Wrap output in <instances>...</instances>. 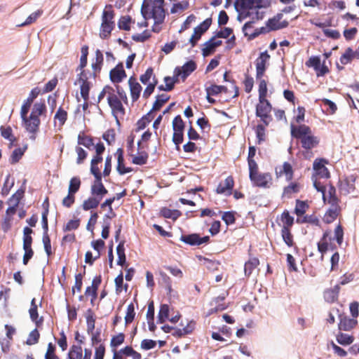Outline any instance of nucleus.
Segmentation results:
<instances>
[{"instance_id": "ea45409f", "label": "nucleus", "mask_w": 359, "mask_h": 359, "mask_svg": "<svg viewBox=\"0 0 359 359\" xmlns=\"http://www.w3.org/2000/svg\"><path fill=\"white\" fill-rule=\"evenodd\" d=\"M151 0H144L141 6V15L142 18L147 20H149L148 15H150V12L152 6Z\"/></svg>"}, {"instance_id": "f257e3e1", "label": "nucleus", "mask_w": 359, "mask_h": 359, "mask_svg": "<svg viewBox=\"0 0 359 359\" xmlns=\"http://www.w3.org/2000/svg\"><path fill=\"white\" fill-rule=\"evenodd\" d=\"M262 101H259V103L256 105L255 115L260 118L264 126H268L273 120L270 114L273 108L270 102L266 98H264Z\"/></svg>"}, {"instance_id": "5701e85b", "label": "nucleus", "mask_w": 359, "mask_h": 359, "mask_svg": "<svg viewBox=\"0 0 359 359\" xmlns=\"http://www.w3.org/2000/svg\"><path fill=\"white\" fill-rule=\"evenodd\" d=\"M124 244L125 241H121L116 247V254L118 256L117 265L121 266H123L126 264Z\"/></svg>"}, {"instance_id": "412c9836", "label": "nucleus", "mask_w": 359, "mask_h": 359, "mask_svg": "<svg viewBox=\"0 0 359 359\" xmlns=\"http://www.w3.org/2000/svg\"><path fill=\"white\" fill-rule=\"evenodd\" d=\"M160 215L164 218L171 219L175 221L182 215V212L178 210H171L163 207L160 210Z\"/></svg>"}, {"instance_id": "4468645a", "label": "nucleus", "mask_w": 359, "mask_h": 359, "mask_svg": "<svg viewBox=\"0 0 359 359\" xmlns=\"http://www.w3.org/2000/svg\"><path fill=\"white\" fill-rule=\"evenodd\" d=\"M104 57L102 51L99 49H97L95 51V62L92 63V69H93L94 72L90 73L88 71L89 75L92 76L93 78H96L97 73H99L101 71L102 66L103 64Z\"/></svg>"}, {"instance_id": "f704fd0d", "label": "nucleus", "mask_w": 359, "mask_h": 359, "mask_svg": "<svg viewBox=\"0 0 359 359\" xmlns=\"http://www.w3.org/2000/svg\"><path fill=\"white\" fill-rule=\"evenodd\" d=\"M281 236L283 238L284 243L288 247H292L294 245V243L293 241V236H292L290 229L282 228Z\"/></svg>"}, {"instance_id": "1a4fd4ad", "label": "nucleus", "mask_w": 359, "mask_h": 359, "mask_svg": "<svg viewBox=\"0 0 359 359\" xmlns=\"http://www.w3.org/2000/svg\"><path fill=\"white\" fill-rule=\"evenodd\" d=\"M40 93L41 90L38 87H35L32 89L28 97L24 101L22 105L20 114L24 115L28 114L33 101L38 97Z\"/></svg>"}, {"instance_id": "a18cd8bd", "label": "nucleus", "mask_w": 359, "mask_h": 359, "mask_svg": "<svg viewBox=\"0 0 359 359\" xmlns=\"http://www.w3.org/2000/svg\"><path fill=\"white\" fill-rule=\"evenodd\" d=\"M30 319L34 322L36 327H39L43 321V317L39 319L38 308H30L29 310Z\"/></svg>"}, {"instance_id": "aec40b11", "label": "nucleus", "mask_w": 359, "mask_h": 359, "mask_svg": "<svg viewBox=\"0 0 359 359\" xmlns=\"http://www.w3.org/2000/svg\"><path fill=\"white\" fill-rule=\"evenodd\" d=\"M212 20L208 18L194 28V32L195 35H198V39H201V36L206 32L212 25Z\"/></svg>"}, {"instance_id": "0eeeda50", "label": "nucleus", "mask_w": 359, "mask_h": 359, "mask_svg": "<svg viewBox=\"0 0 359 359\" xmlns=\"http://www.w3.org/2000/svg\"><path fill=\"white\" fill-rule=\"evenodd\" d=\"M234 186V180L232 176H228L224 182H221L217 189L216 192L218 194H225L230 196Z\"/></svg>"}, {"instance_id": "58836bf2", "label": "nucleus", "mask_w": 359, "mask_h": 359, "mask_svg": "<svg viewBox=\"0 0 359 359\" xmlns=\"http://www.w3.org/2000/svg\"><path fill=\"white\" fill-rule=\"evenodd\" d=\"M309 208V205L306 201H303L301 200H296V205L294 208V214L298 217L302 216L306 211V209Z\"/></svg>"}, {"instance_id": "bf43d9fd", "label": "nucleus", "mask_w": 359, "mask_h": 359, "mask_svg": "<svg viewBox=\"0 0 359 359\" xmlns=\"http://www.w3.org/2000/svg\"><path fill=\"white\" fill-rule=\"evenodd\" d=\"M259 101L262 102L267 95V84L264 79H261L259 83Z\"/></svg>"}, {"instance_id": "37998d69", "label": "nucleus", "mask_w": 359, "mask_h": 359, "mask_svg": "<svg viewBox=\"0 0 359 359\" xmlns=\"http://www.w3.org/2000/svg\"><path fill=\"white\" fill-rule=\"evenodd\" d=\"M142 86L138 82H135V84H131L130 86V95L133 102L137 100L140 96L142 91Z\"/></svg>"}, {"instance_id": "423d86ee", "label": "nucleus", "mask_w": 359, "mask_h": 359, "mask_svg": "<svg viewBox=\"0 0 359 359\" xmlns=\"http://www.w3.org/2000/svg\"><path fill=\"white\" fill-rule=\"evenodd\" d=\"M149 19L153 18L154 20V25H161L164 22L165 14L163 6H157L156 3L152 4L150 15H148Z\"/></svg>"}, {"instance_id": "9b49d317", "label": "nucleus", "mask_w": 359, "mask_h": 359, "mask_svg": "<svg viewBox=\"0 0 359 359\" xmlns=\"http://www.w3.org/2000/svg\"><path fill=\"white\" fill-rule=\"evenodd\" d=\"M253 185L258 187H269V182L271 180V176L269 173H258L254 175L253 178H250Z\"/></svg>"}, {"instance_id": "393cba45", "label": "nucleus", "mask_w": 359, "mask_h": 359, "mask_svg": "<svg viewBox=\"0 0 359 359\" xmlns=\"http://www.w3.org/2000/svg\"><path fill=\"white\" fill-rule=\"evenodd\" d=\"M270 59V55L267 50L260 53L259 57L255 60L256 69L266 70V62Z\"/></svg>"}, {"instance_id": "ddd939ff", "label": "nucleus", "mask_w": 359, "mask_h": 359, "mask_svg": "<svg viewBox=\"0 0 359 359\" xmlns=\"http://www.w3.org/2000/svg\"><path fill=\"white\" fill-rule=\"evenodd\" d=\"M302 144V147L305 150H311L316 147L320 143V139L318 137L313 135H311L306 137H302L299 139Z\"/></svg>"}, {"instance_id": "dca6fc26", "label": "nucleus", "mask_w": 359, "mask_h": 359, "mask_svg": "<svg viewBox=\"0 0 359 359\" xmlns=\"http://www.w3.org/2000/svg\"><path fill=\"white\" fill-rule=\"evenodd\" d=\"M197 68V65L195 61L190 60L186 62L181 69L182 79L184 81L192 72Z\"/></svg>"}, {"instance_id": "a878e982", "label": "nucleus", "mask_w": 359, "mask_h": 359, "mask_svg": "<svg viewBox=\"0 0 359 359\" xmlns=\"http://www.w3.org/2000/svg\"><path fill=\"white\" fill-rule=\"evenodd\" d=\"M27 147L25 146L23 148H17L15 149L11 155L9 162L11 164L13 165L19 162L22 156L24 155Z\"/></svg>"}, {"instance_id": "c03bdc74", "label": "nucleus", "mask_w": 359, "mask_h": 359, "mask_svg": "<svg viewBox=\"0 0 359 359\" xmlns=\"http://www.w3.org/2000/svg\"><path fill=\"white\" fill-rule=\"evenodd\" d=\"M42 13H43L42 10H38V11L32 13L27 17V18L26 19V20L24 22L21 23L18 26L19 27H25V26L32 24L42 15Z\"/></svg>"}, {"instance_id": "4be33fe9", "label": "nucleus", "mask_w": 359, "mask_h": 359, "mask_svg": "<svg viewBox=\"0 0 359 359\" xmlns=\"http://www.w3.org/2000/svg\"><path fill=\"white\" fill-rule=\"evenodd\" d=\"M114 27V22H106L105 21H104V22H102L100 26V37L102 39L109 38Z\"/></svg>"}, {"instance_id": "bb28decb", "label": "nucleus", "mask_w": 359, "mask_h": 359, "mask_svg": "<svg viewBox=\"0 0 359 359\" xmlns=\"http://www.w3.org/2000/svg\"><path fill=\"white\" fill-rule=\"evenodd\" d=\"M259 264V260L256 258H252L245 262L244 266V272L246 277H249L253 270Z\"/></svg>"}, {"instance_id": "b1692460", "label": "nucleus", "mask_w": 359, "mask_h": 359, "mask_svg": "<svg viewBox=\"0 0 359 359\" xmlns=\"http://www.w3.org/2000/svg\"><path fill=\"white\" fill-rule=\"evenodd\" d=\"M90 193L92 195L95 196L96 198L101 200L102 197L108 193L107 189L104 187L102 183L92 184L90 188Z\"/></svg>"}, {"instance_id": "2eb2a0df", "label": "nucleus", "mask_w": 359, "mask_h": 359, "mask_svg": "<svg viewBox=\"0 0 359 359\" xmlns=\"http://www.w3.org/2000/svg\"><path fill=\"white\" fill-rule=\"evenodd\" d=\"M46 112V106L44 100H41L40 102H36L32 107V112L30 114V118H39Z\"/></svg>"}, {"instance_id": "cd10ccee", "label": "nucleus", "mask_w": 359, "mask_h": 359, "mask_svg": "<svg viewBox=\"0 0 359 359\" xmlns=\"http://www.w3.org/2000/svg\"><path fill=\"white\" fill-rule=\"evenodd\" d=\"M336 340L339 344L346 346L353 342L354 337L352 335L339 332L336 336Z\"/></svg>"}, {"instance_id": "7c9ffc66", "label": "nucleus", "mask_w": 359, "mask_h": 359, "mask_svg": "<svg viewBox=\"0 0 359 359\" xmlns=\"http://www.w3.org/2000/svg\"><path fill=\"white\" fill-rule=\"evenodd\" d=\"M156 101L153 104L152 110L158 111L169 100L170 97L165 94L158 95L156 97Z\"/></svg>"}, {"instance_id": "473e14b6", "label": "nucleus", "mask_w": 359, "mask_h": 359, "mask_svg": "<svg viewBox=\"0 0 359 359\" xmlns=\"http://www.w3.org/2000/svg\"><path fill=\"white\" fill-rule=\"evenodd\" d=\"M78 144L83 145L88 149L94 146L93 139L91 137L85 135L83 133H79L78 135Z\"/></svg>"}, {"instance_id": "2f4dec72", "label": "nucleus", "mask_w": 359, "mask_h": 359, "mask_svg": "<svg viewBox=\"0 0 359 359\" xmlns=\"http://www.w3.org/2000/svg\"><path fill=\"white\" fill-rule=\"evenodd\" d=\"M114 17V12L112 9V6L110 4H107L105 6L104 10L102 12V22H114L113 21Z\"/></svg>"}, {"instance_id": "3c124183", "label": "nucleus", "mask_w": 359, "mask_h": 359, "mask_svg": "<svg viewBox=\"0 0 359 359\" xmlns=\"http://www.w3.org/2000/svg\"><path fill=\"white\" fill-rule=\"evenodd\" d=\"M135 316V306L133 303H130L127 308L126 315L125 316V323L128 325L131 323Z\"/></svg>"}, {"instance_id": "774afa93", "label": "nucleus", "mask_w": 359, "mask_h": 359, "mask_svg": "<svg viewBox=\"0 0 359 359\" xmlns=\"http://www.w3.org/2000/svg\"><path fill=\"white\" fill-rule=\"evenodd\" d=\"M323 105L327 107L326 109L330 114H334L336 112L337 107L334 102L329 99L325 98L323 100Z\"/></svg>"}, {"instance_id": "a211bd4d", "label": "nucleus", "mask_w": 359, "mask_h": 359, "mask_svg": "<svg viewBox=\"0 0 359 359\" xmlns=\"http://www.w3.org/2000/svg\"><path fill=\"white\" fill-rule=\"evenodd\" d=\"M340 287L339 285H336L334 287L327 289L324 292V299L327 302L332 303L335 302L339 295Z\"/></svg>"}, {"instance_id": "5fc2aeb1", "label": "nucleus", "mask_w": 359, "mask_h": 359, "mask_svg": "<svg viewBox=\"0 0 359 359\" xmlns=\"http://www.w3.org/2000/svg\"><path fill=\"white\" fill-rule=\"evenodd\" d=\"M185 128L184 122L183 121L180 115L176 116L172 121L173 131H184Z\"/></svg>"}, {"instance_id": "7ed1b4c3", "label": "nucleus", "mask_w": 359, "mask_h": 359, "mask_svg": "<svg viewBox=\"0 0 359 359\" xmlns=\"http://www.w3.org/2000/svg\"><path fill=\"white\" fill-rule=\"evenodd\" d=\"M20 117L22 121V126L25 127V130L32 134L30 138L32 140H35V134L38 132L39 128L41 123V121L39 118H30V116H27V114H20Z\"/></svg>"}, {"instance_id": "a19ab883", "label": "nucleus", "mask_w": 359, "mask_h": 359, "mask_svg": "<svg viewBox=\"0 0 359 359\" xmlns=\"http://www.w3.org/2000/svg\"><path fill=\"white\" fill-rule=\"evenodd\" d=\"M281 219L283 222L282 228L290 229L294 224V217L291 216L287 210H284L281 215Z\"/></svg>"}, {"instance_id": "c756f323", "label": "nucleus", "mask_w": 359, "mask_h": 359, "mask_svg": "<svg viewBox=\"0 0 359 359\" xmlns=\"http://www.w3.org/2000/svg\"><path fill=\"white\" fill-rule=\"evenodd\" d=\"M205 91L208 95H217L222 92L225 93H227L228 88L224 86L212 84L210 86L205 88Z\"/></svg>"}, {"instance_id": "f8f14e48", "label": "nucleus", "mask_w": 359, "mask_h": 359, "mask_svg": "<svg viewBox=\"0 0 359 359\" xmlns=\"http://www.w3.org/2000/svg\"><path fill=\"white\" fill-rule=\"evenodd\" d=\"M339 323L338 328L339 330L350 331L355 327L358 323L357 320L348 318L344 314L339 315Z\"/></svg>"}, {"instance_id": "e2e57ef3", "label": "nucleus", "mask_w": 359, "mask_h": 359, "mask_svg": "<svg viewBox=\"0 0 359 359\" xmlns=\"http://www.w3.org/2000/svg\"><path fill=\"white\" fill-rule=\"evenodd\" d=\"M80 225V219H71L69 220L64 226V231H70L72 230H76L79 227Z\"/></svg>"}, {"instance_id": "4c0bfd02", "label": "nucleus", "mask_w": 359, "mask_h": 359, "mask_svg": "<svg viewBox=\"0 0 359 359\" xmlns=\"http://www.w3.org/2000/svg\"><path fill=\"white\" fill-rule=\"evenodd\" d=\"M354 57H355V55L353 49L348 47L340 57V62L342 65H347L351 62Z\"/></svg>"}, {"instance_id": "f3484780", "label": "nucleus", "mask_w": 359, "mask_h": 359, "mask_svg": "<svg viewBox=\"0 0 359 359\" xmlns=\"http://www.w3.org/2000/svg\"><path fill=\"white\" fill-rule=\"evenodd\" d=\"M256 0H236L234 7L235 10L240 13L241 11L251 10L255 8Z\"/></svg>"}, {"instance_id": "9d476101", "label": "nucleus", "mask_w": 359, "mask_h": 359, "mask_svg": "<svg viewBox=\"0 0 359 359\" xmlns=\"http://www.w3.org/2000/svg\"><path fill=\"white\" fill-rule=\"evenodd\" d=\"M107 102L112 110V114H116L117 112L125 114V109L121 100L114 94H111L107 97Z\"/></svg>"}, {"instance_id": "09e8293b", "label": "nucleus", "mask_w": 359, "mask_h": 359, "mask_svg": "<svg viewBox=\"0 0 359 359\" xmlns=\"http://www.w3.org/2000/svg\"><path fill=\"white\" fill-rule=\"evenodd\" d=\"M1 136L11 142L12 144L14 141H15V137L13 135V130L10 126L7 128H4V126H1L0 128Z\"/></svg>"}, {"instance_id": "de8ad7c7", "label": "nucleus", "mask_w": 359, "mask_h": 359, "mask_svg": "<svg viewBox=\"0 0 359 359\" xmlns=\"http://www.w3.org/2000/svg\"><path fill=\"white\" fill-rule=\"evenodd\" d=\"M265 126L264 124H258L255 128L256 137L257 139V144H260L262 142L265 141Z\"/></svg>"}, {"instance_id": "8fccbe9b", "label": "nucleus", "mask_w": 359, "mask_h": 359, "mask_svg": "<svg viewBox=\"0 0 359 359\" xmlns=\"http://www.w3.org/2000/svg\"><path fill=\"white\" fill-rule=\"evenodd\" d=\"M296 222L297 223H309V224H314L316 226H318L319 224V219L314 215H306L304 216V217L302 219H300L298 217L297 219Z\"/></svg>"}, {"instance_id": "13d9d810", "label": "nucleus", "mask_w": 359, "mask_h": 359, "mask_svg": "<svg viewBox=\"0 0 359 359\" xmlns=\"http://www.w3.org/2000/svg\"><path fill=\"white\" fill-rule=\"evenodd\" d=\"M54 118L57 119L60 122V125L62 126L65 123L67 119V112L60 107L55 114Z\"/></svg>"}, {"instance_id": "e433bc0d", "label": "nucleus", "mask_w": 359, "mask_h": 359, "mask_svg": "<svg viewBox=\"0 0 359 359\" xmlns=\"http://www.w3.org/2000/svg\"><path fill=\"white\" fill-rule=\"evenodd\" d=\"M132 18L130 15L121 16L118 22V27L119 29L129 31L130 29V23Z\"/></svg>"}, {"instance_id": "603ef678", "label": "nucleus", "mask_w": 359, "mask_h": 359, "mask_svg": "<svg viewBox=\"0 0 359 359\" xmlns=\"http://www.w3.org/2000/svg\"><path fill=\"white\" fill-rule=\"evenodd\" d=\"M115 130L109 128L103 133L102 138L109 145H111L115 142Z\"/></svg>"}, {"instance_id": "79ce46f5", "label": "nucleus", "mask_w": 359, "mask_h": 359, "mask_svg": "<svg viewBox=\"0 0 359 359\" xmlns=\"http://www.w3.org/2000/svg\"><path fill=\"white\" fill-rule=\"evenodd\" d=\"M81 180L79 177H73L69 182L68 192L75 194L80 189Z\"/></svg>"}, {"instance_id": "f03ea898", "label": "nucleus", "mask_w": 359, "mask_h": 359, "mask_svg": "<svg viewBox=\"0 0 359 359\" xmlns=\"http://www.w3.org/2000/svg\"><path fill=\"white\" fill-rule=\"evenodd\" d=\"M357 176L355 175H350L345 176L344 179L339 178L337 187L341 194L346 196L352 192L355 189V183Z\"/></svg>"}, {"instance_id": "72a5a7b5", "label": "nucleus", "mask_w": 359, "mask_h": 359, "mask_svg": "<svg viewBox=\"0 0 359 359\" xmlns=\"http://www.w3.org/2000/svg\"><path fill=\"white\" fill-rule=\"evenodd\" d=\"M215 38L216 37L214 35L204 43L205 48L202 49V54L203 57H207L215 52L216 48L213 46V43Z\"/></svg>"}, {"instance_id": "c9c22d12", "label": "nucleus", "mask_w": 359, "mask_h": 359, "mask_svg": "<svg viewBox=\"0 0 359 359\" xmlns=\"http://www.w3.org/2000/svg\"><path fill=\"white\" fill-rule=\"evenodd\" d=\"M100 201V200L96 197H90L87 200L84 201L82 205V208L86 211L96 208L98 206Z\"/></svg>"}, {"instance_id": "39448f33", "label": "nucleus", "mask_w": 359, "mask_h": 359, "mask_svg": "<svg viewBox=\"0 0 359 359\" xmlns=\"http://www.w3.org/2000/svg\"><path fill=\"white\" fill-rule=\"evenodd\" d=\"M127 76L122 62H118L109 72L110 81L114 83H119Z\"/></svg>"}, {"instance_id": "864d4df0", "label": "nucleus", "mask_w": 359, "mask_h": 359, "mask_svg": "<svg viewBox=\"0 0 359 359\" xmlns=\"http://www.w3.org/2000/svg\"><path fill=\"white\" fill-rule=\"evenodd\" d=\"M40 337V334L37 328L34 329L29 334L27 339L26 344L29 346L34 345L38 343Z\"/></svg>"}, {"instance_id": "052dcab7", "label": "nucleus", "mask_w": 359, "mask_h": 359, "mask_svg": "<svg viewBox=\"0 0 359 359\" xmlns=\"http://www.w3.org/2000/svg\"><path fill=\"white\" fill-rule=\"evenodd\" d=\"M196 124L203 131L207 130V132H209L211 129V125L209 123L208 119L205 116L198 118Z\"/></svg>"}, {"instance_id": "338daca9", "label": "nucleus", "mask_w": 359, "mask_h": 359, "mask_svg": "<svg viewBox=\"0 0 359 359\" xmlns=\"http://www.w3.org/2000/svg\"><path fill=\"white\" fill-rule=\"evenodd\" d=\"M25 194V189H19L15 194H13L11 197L8 199V203L12 204L15 202L20 203L21 198L24 196Z\"/></svg>"}, {"instance_id": "20e7f679", "label": "nucleus", "mask_w": 359, "mask_h": 359, "mask_svg": "<svg viewBox=\"0 0 359 359\" xmlns=\"http://www.w3.org/2000/svg\"><path fill=\"white\" fill-rule=\"evenodd\" d=\"M327 161L325 158H316L313 165V168L316 175L320 176L321 178L328 179L330 177V173L325 163H327Z\"/></svg>"}, {"instance_id": "6e6552de", "label": "nucleus", "mask_w": 359, "mask_h": 359, "mask_svg": "<svg viewBox=\"0 0 359 359\" xmlns=\"http://www.w3.org/2000/svg\"><path fill=\"white\" fill-rule=\"evenodd\" d=\"M291 135L296 139H301L302 137H306L312 135L311 130L309 126L302 124L295 126L294 124H291Z\"/></svg>"}, {"instance_id": "0e129e2a", "label": "nucleus", "mask_w": 359, "mask_h": 359, "mask_svg": "<svg viewBox=\"0 0 359 359\" xmlns=\"http://www.w3.org/2000/svg\"><path fill=\"white\" fill-rule=\"evenodd\" d=\"M184 140V131H176L175 130L172 135V142L176 145L177 149L180 148V144Z\"/></svg>"}, {"instance_id": "69168bd1", "label": "nucleus", "mask_w": 359, "mask_h": 359, "mask_svg": "<svg viewBox=\"0 0 359 359\" xmlns=\"http://www.w3.org/2000/svg\"><path fill=\"white\" fill-rule=\"evenodd\" d=\"M320 64L321 60L319 56H312L306 62V65L309 67H313L314 70H316Z\"/></svg>"}, {"instance_id": "49530a36", "label": "nucleus", "mask_w": 359, "mask_h": 359, "mask_svg": "<svg viewBox=\"0 0 359 359\" xmlns=\"http://www.w3.org/2000/svg\"><path fill=\"white\" fill-rule=\"evenodd\" d=\"M338 216L337 209L330 208L324 215L323 221L326 224L333 222Z\"/></svg>"}, {"instance_id": "680f3d73", "label": "nucleus", "mask_w": 359, "mask_h": 359, "mask_svg": "<svg viewBox=\"0 0 359 359\" xmlns=\"http://www.w3.org/2000/svg\"><path fill=\"white\" fill-rule=\"evenodd\" d=\"M125 334L119 333L117 335L112 337L110 345L112 348H116L124 342Z\"/></svg>"}, {"instance_id": "6e6d98bb", "label": "nucleus", "mask_w": 359, "mask_h": 359, "mask_svg": "<svg viewBox=\"0 0 359 359\" xmlns=\"http://www.w3.org/2000/svg\"><path fill=\"white\" fill-rule=\"evenodd\" d=\"M148 158V154L145 151H142L139 156L133 157L132 163L135 165H142L147 163Z\"/></svg>"}, {"instance_id": "c85d7f7f", "label": "nucleus", "mask_w": 359, "mask_h": 359, "mask_svg": "<svg viewBox=\"0 0 359 359\" xmlns=\"http://www.w3.org/2000/svg\"><path fill=\"white\" fill-rule=\"evenodd\" d=\"M83 355V350L81 345H72L69 349L67 358L71 359H81Z\"/></svg>"}, {"instance_id": "4d7b16f0", "label": "nucleus", "mask_w": 359, "mask_h": 359, "mask_svg": "<svg viewBox=\"0 0 359 359\" xmlns=\"http://www.w3.org/2000/svg\"><path fill=\"white\" fill-rule=\"evenodd\" d=\"M235 214L234 211H226L223 213L222 219L227 226L233 224L236 222Z\"/></svg>"}, {"instance_id": "6ab92c4d", "label": "nucleus", "mask_w": 359, "mask_h": 359, "mask_svg": "<svg viewBox=\"0 0 359 359\" xmlns=\"http://www.w3.org/2000/svg\"><path fill=\"white\" fill-rule=\"evenodd\" d=\"M180 240L183 243L191 245V246H198L200 245L199 242V233H193L187 235L182 234Z\"/></svg>"}]
</instances>
